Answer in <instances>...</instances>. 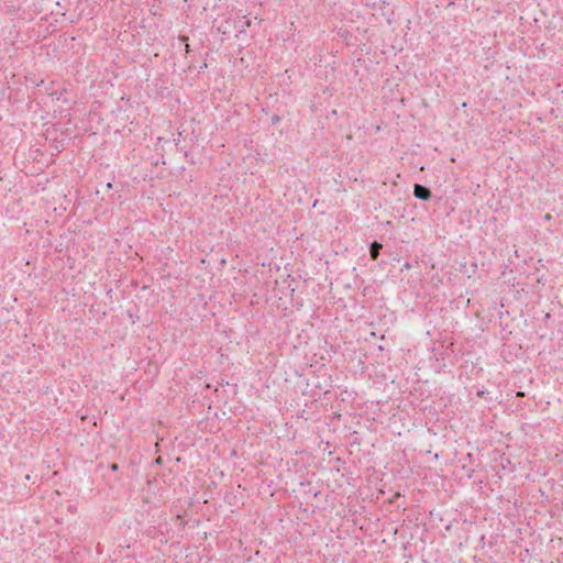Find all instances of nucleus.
Here are the masks:
<instances>
[{
  "mask_svg": "<svg viewBox=\"0 0 563 563\" xmlns=\"http://www.w3.org/2000/svg\"><path fill=\"white\" fill-rule=\"evenodd\" d=\"M179 40L185 43V51H186V53H189L190 52V45L188 44V36L180 35Z\"/></svg>",
  "mask_w": 563,
  "mask_h": 563,
  "instance_id": "20e7f679",
  "label": "nucleus"
},
{
  "mask_svg": "<svg viewBox=\"0 0 563 563\" xmlns=\"http://www.w3.org/2000/svg\"><path fill=\"white\" fill-rule=\"evenodd\" d=\"M279 121H280V118L277 114H274L272 117V124L273 125H276L277 123H279Z\"/></svg>",
  "mask_w": 563,
  "mask_h": 563,
  "instance_id": "39448f33",
  "label": "nucleus"
},
{
  "mask_svg": "<svg viewBox=\"0 0 563 563\" xmlns=\"http://www.w3.org/2000/svg\"><path fill=\"white\" fill-rule=\"evenodd\" d=\"M413 196L419 200L429 201L432 198V192L428 187L416 184L413 186Z\"/></svg>",
  "mask_w": 563,
  "mask_h": 563,
  "instance_id": "f257e3e1",
  "label": "nucleus"
},
{
  "mask_svg": "<svg viewBox=\"0 0 563 563\" xmlns=\"http://www.w3.org/2000/svg\"><path fill=\"white\" fill-rule=\"evenodd\" d=\"M107 188H108V189H111V188H112V184H111V183H108V184H107Z\"/></svg>",
  "mask_w": 563,
  "mask_h": 563,
  "instance_id": "1a4fd4ad",
  "label": "nucleus"
},
{
  "mask_svg": "<svg viewBox=\"0 0 563 563\" xmlns=\"http://www.w3.org/2000/svg\"><path fill=\"white\" fill-rule=\"evenodd\" d=\"M551 219V216L550 214H547L545 216V220H550Z\"/></svg>",
  "mask_w": 563,
  "mask_h": 563,
  "instance_id": "9d476101",
  "label": "nucleus"
},
{
  "mask_svg": "<svg viewBox=\"0 0 563 563\" xmlns=\"http://www.w3.org/2000/svg\"><path fill=\"white\" fill-rule=\"evenodd\" d=\"M239 25H236V27L240 29V32H245V27H249L251 25V21L250 20H240L239 21Z\"/></svg>",
  "mask_w": 563,
  "mask_h": 563,
  "instance_id": "7ed1b4c3",
  "label": "nucleus"
},
{
  "mask_svg": "<svg viewBox=\"0 0 563 563\" xmlns=\"http://www.w3.org/2000/svg\"><path fill=\"white\" fill-rule=\"evenodd\" d=\"M207 67H208L207 63H203V64L200 66L199 71L203 70V69H205V68H207Z\"/></svg>",
  "mask_w": 563,
  "mask_h": 563,
  "instance_id": "0eeeda50",
  "label": "nucleus"
},
{
  "mask_svg": "<svg viewBox=\"0 0 563 563\" xmlns=\"http://www.w3.org/2000/svg\"><path fill=\"white\" fill-rule=\"evenodd\" d=\"M111 470H112V471H117V470H118V465H117V464H112V465H111Z\"/></svg>",
  "mask_w": 563,
  "mask_h": 563,
  "instance_id": "6e6552de",
  "label": "nucleus"
},
{
  "mask_svg": "<svg viewBox=\"0 0 563 563\" xmlns=\"http://www.w3.org/2000/svg\"><path fill=\"white\" fill-rule=\"evenodd\" d=\"M383 249V244L378 241H373L369 244V255L373 261H376L380 254V251Z\"/></svg>",
  "mask_w": 563,
  "mask_h": 563,
  "instance_id": "f03ea898",
  "label": "nucleus"
},
{
  "mask_svg": "<svg viewBox=\"0 0 563 563\" xmlns=\"http://www.w3.org/2000/svg\"><path fill=\"white\" fill-rule=\"evenodd\" d=\"M411 264L409 262H405L404 265H402V268L401 271H409L411 268Z\"/></svg>",
  "mask_w": 563,
  "mask_h": 563,
  "instance_id": "423d86ee",
  "label": "nucleus"
}]
</instances>
